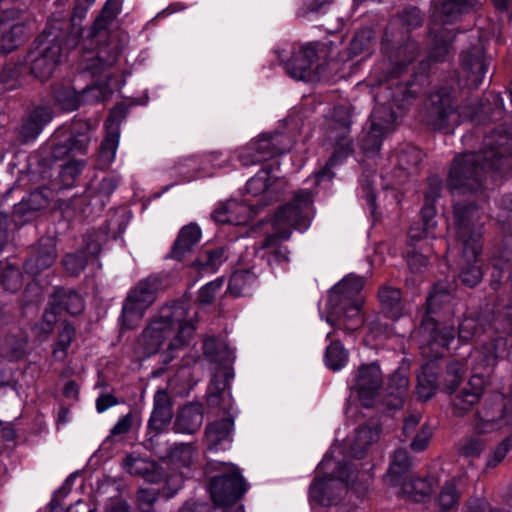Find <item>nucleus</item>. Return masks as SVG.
<instances>
[{"instance_id": "nucleus-20", "label": "nucleus", "mask_w": 512, "mask_h": 512, "mask_svg": "<svg viewBox=\"0 0 512 512\" xmlns=\"http://www.w3.org/2000/svg\"><path fill=\"white\" fill-rule=\"evenodd\" d=\"M56 243L52 237H42L33 247L31 254L24 263L26 273L37 276L50 268L56 261Z\"/></svg>"}, {"instance_id": "nucleus-58", "label": "nucleus", "mask_w": 512, "mask_h": 512, "mask_svg": "<svg viewBox=\"0 0 512 512\" xmlns=\"http://www.w3.org/2000/svg\"><path fill=\"white\" fill-rule=\"evenodd\" d=\"M84 165V161L73 160L61 166L58 177L62 185V188H70L74 185Z\"/></svg>"}, {"instance_id": "nucleus-8", "label": "nucleus", "mask_w": 512, "mask_h": 512, "mask_svg": "<svg viewBox=\"0 0 512 512\" xmlns=\"http://www.w3.org/2000/svg\"><path fill=\"white\" fill-rule=\"evenodd\" d=\"M206 472L216 474L209 480V493L218 506H229L237 502L246 492V483L240 469L230 462L210 461Z\"/></svg>"}, {"instance_id": "nucleus-55", "label": "nucleus", "mask_w": 512, "mask_h": 512, "mask_svg": "<svg viewBox=\"0 0 512 512\" xmlns=\"http://www.w3.org/2000/svg\"><path fill=\"white\" fill-rule=\"evenodd\" d=\"M479 399L477 393H471L467 388L462 389L452 399L453 414L455 416H463Z\"/></svg>"}, {"instance_id": "nucleus-37", "label": "nucleus", "mask_w": 512, "mask_h": 512, "mask_svg": "<svg viewBox=\"0 0 512 512\" xmlns=\"http://www.w3.org/2000/svg\"><path fill=\"white\" fill-rule=\"evenodd\" d=\"M482 420L490 424L492 428H501L504 425H512V400L504 402L502 396H496V402L491 409H487Z\"/></svg>"}, {"instance_id": "nucleus-25", "label": "nucleus", "mask_w": 512, "mask_h": 512, "mask_svg": "<svg viewBox=\"0 0 512 512\" xmlns=\"http://www.w3.org/2000/svg\"><path fill=\"white\" fill-rule=\"evenodd\" d=\"M316 60V50L311 46H304L292 54L285 63V70L294 79L309 80L312 76V67Z\"/></svg>"}, {"instance_id": "nucleus-5", "label": "nucleus", "mask_w": 512, "mask_h": 512, "mask_svg": "<svg viewBox=\"0 0 512 512\" xmlns=\"http://www.w3.org/2000/svg\"><path fill=\"white\" fill-rule=\"evenodd\" d=\"M47 24L43 32L33 41L26 56L30 73L37 79H49L62 63L64 52L71 48L65 44L63 26Z\"/></svg>"}, {"instance_id": "nucleus-22", "label": "nucleus", "mask_w": 512, "mask_h": 512, "mask_svg": "<svg viewBox=\"0 0 512 512\" xmlns=\"http://www.w3.org/2000/svg\"><path fill=\"white\" fill-rule=\"evenodd\" d=\"M470 49L461 54V65L467 73V80L472 86L478 87L487 72L488 63L484 55V50L478 36Z\"/></svg>"}, {"instance_id": "nucleus-47", "label": "nucleus", "mask_w": 512, "mask_h": 512, "mask_svg": "<svg viewBox=\"0 0 512 512\" xmlns=\"http://www.w3.org/2000/svg\"><path fill=\"white\" fill-rule=\"evenodd\" d=\"M400 485L402 492L416 502L424 501L432 492L429 482L419 477L412 478L410 481L404 480Z\"/></svg>"}, {"instance_id": "nucleus-38", "label": "nucleus", "mask_w": 512, "mask_h": 512, "mask_svg": "<svg viewBox=\"0 0 512 512\" xmlns=\"http://www.w3.org/2000/svg\"><path fill=\"white\" fill-rule=\"evenodd\" d=\"M226 260L227 255L224 247L206 248L199 252L192 265L200 272L213 273Z\"/></svg>"}, {"instance_id": "nucleus-23", "label": "nucleus", "mask_w": 512, "mask_h": 512, "mask_svg": "<svg viewBox=\"0 0 512 512\" xmlns=\"http://www.w3.org/2000/svg\"><path fill=\"white\" fill-rule=\"evenodd\" d=\"M96 0H75L73 12L71 15L70 22L67 21H53L49 22V25L66 24L63 26V35L66 36L65 44L70 48H75L79 44L83 28L77 23L81 21L88 11V9L95 3Z\"/></svg>"}, {"instance_id": "nucleus-15", "label": "nucleus", "mask_w": 512, "mask_h": 512, "mask_svg": "<svg viewBox=\"0 0 512 512\" xmlns=\"http://www.w3.org/2000/svg\"><path fill=\"white\" fill-rule=\"evenodd\" d=\"M91 125L86 120L74 121L70 133L61 140L52 142L51 154L55 159H63L65 157L85 154L88 149L91 137L89 135Z\"/></svg>"}, {"instance_id": "nucleus-50", "label": "nucleus", "mask_w": 512, "mask_h": 512, "mask_svg": "<svg viewBox=\"0 0 512 512\" xmlns=\"http://www.w3.org/2000/svg\"><path fill=\"white\" fill-rule=\"evenodd\" d=\"M113 94V89L107 82H99L88 86L80 93L81 104H95L104 102Z\"/></svg>"}, {"instance_id": "nucleus-21", "label": "nucleus", "mask_w": 512, "mask_h": 512, "mask_svg": "<svg viewBox=\"0 0 512 512\" xmlns=\"http://www.w3.org/2000/svg\"><path fill=\"white\" fill-rule=\"evenodd\" d=\"M328 307L327 322L338 330L353 332L362 327L364 320L360 314V302H349Z\"/></svg>"}, {"instance_id": "nucleus-52", "label": "nucleus", "mask_w": 512, "mask_h": 512, "mask_svg": "<svg viewBox=\"0 0 512 512\" xmlns=\"http://www.w3.org/2000/svg\"><path fill=\"white\" fill-rule=\"evenodd\" d=\"M386 136L378 131H373L371 127L363 134L359 140V147L366 156L377 155L382 146V141Z\"/></svg>"}, {"instance_id": "nucleus-29", "label": "nucleus", "mask_w": 512, "mask_h": 512, "mask_svg": "<svg viewBox=\"0 0 512 512\" xmlns=\"http://www.w3.org/2000/svg\"><path fill=\"white\" fill-rule=\"evenodd\" d=\"M409 386V379L404 370L395 371L389 378L387 394L383 400L389 410L402 408Z\"/></svg>"}, {"instance_id": "nucleus-17", "label": "nucleus", "mask_w": 512, "mask_h": 512, "mask_svg": "<svg viewBox=\"0 0 512 512\" xmlns=\"http://www.w3.org/2000/svg\"><path fill=\"white\" fill-rule=\"evenodd\" d=\"M48 305L49 309H46L43 317L49 324H53L57 315L62 312L75 316L82 313L85 308L83 297L76 290L64 287L54 288Z\"/></svg>"}, {"instance_id": "nucleus-12", "label": "nucleus", "mask_w": 512, "mask_h": 512, "mask_svg": "<svg viewBox=\"0 0 512 512\" xmlns=\"http://www.w3.org/2000/svg\"><path fill=\"white\" fill-rule=\"evenodd\" d=\"M292 147V139L283 132L263 133L239 150L238 160L249 167L280 156Z\"/></svg>"}, {"instance_id": "nucleus-41", "label": "nucleus", "mask_w": 512, "mask_h": 512, "mask_svg": "<svg viewBox=\"0 0 512 512\" xmlns=\"http://www.w3.org/2000/svg\"><path fill=\"white\" fill-rule=\"evenodd\" d=\"M123 468L131 475L141 476L148 482H156V465L154 462L146 461L140 457L128 455L123 460Z\"/></svg>"}, {"instance_id": "nucleus-48", "label": "nucleus", "mask_w": 512, "mask_h": 512, "mask_svg": "<svg viewBox=\"0 0 512 512\" xmlns=\"http://www.w3.org/2000/svg\"><path fill=\"white\" fill-rule=\"evenodd\" d=\"M26 346L27 342L25 340L7 336L0 343V353L8 361H19L26 355Z\"/></svg>"}, {"instance_id": "nucleus-49", "label": "nucleus", "mask_w": 512, "mask_h": 512, "mask_svg": "<svg viewBox=\"0 0 512 512\" xmlns=\"http://www.w3.org/2000/svg\"><path fill=\"white\" fill-rule=\"evenodd\" d=\"M419 53L420 49L418 44L414 40L407 38V40L396 49L392 58L396 68L402 69L411 64L418 57Z\"/></svg>"}, {"instance_id": "nucleus-24", "label": "nucleus", "mask_w": 512, "mask_h": 512, "mask_svg": "<svg viewBox=\"0 0 512 512\" xmlns=\"http://www.w3.org/2000/svg\"><path fill=\"white\" fill-rule=\"evenodd\" d=\"M364 287V279L360 276L348 275L330 291L327 306L336 307L349 302H360L359 293Z\"/></svg>"}, {"instance_id": "nucleus-13", "label": "nucleus", "mask_w": 512, "mask_h": 512, "mask_svg": "<svg viewBox=\"0 0 512 512\" xmlns=\"http://www.w3.org/2000/svg\"><path fill=\"white\" fill-rule=\"evenodd\" d=\"M351 124V116L348 110L343 106L336 107L327 131L328 140L334 146V151L327 162V166H336L353 154V140L350 137Z\"/></svg>"}, {"instance_id": "nucleus-42", "label": "nucleus", "mask_w": 512, "mask_h": 512, "mask_svg": "<svg viewBox=\"0 0 512 512\" xmlns=\"http://www.w3.org/2000/svg\"><path fill=\"white\" fill-rule=\"evenodd\" d=\"M488 326H490V323L486 316L476 315L465 317L459 324V340L468 342L474 336L485 332Z\"/></svg>"}, {"instance_id": "nucleus-51", "label": "nucleus", "mask_w": 512, "mask_h": 512, "mask_svg": "<svg viewBox=\"0 0 512 512\" xmlns=\"http://www.w3.org/2000/svg\"><path fill=\"white\" fill-rule=\"evenodd\" d=\"M454 36H444L442 30L437 31L434 36L432 47L429 50L428 61L431 63H438L445 61L450 44L452 43Z\"/></svg>"}, {"instance_id": "nucleus-59", "label": "nucleus", "mask_w": 512, "mask_h": 512, "mask_svg": "<svg viewBox=\"0 0 512 512\" xmlns=\"http://www.w3.org/2000/svg\"><path fill=\"white\" fill-rule=\"evenodd\" d=\"M119 13V0H107L104 7L101 10L100 15L96 18L94 22V29L97 31L106 29Z\"/></svg>"}, {"instance_id": "nucleus-27", "label": "nucleus", "mask_w": 512, "mask_h": 512, "mask_svg": "<svg viewBox=\"0 0 512 512\" xmlns=\"http://www.w3.org/2000/svg\"><path fill=\"white\" fill-rule=\"evenodd\" d=\"M119 183L120 178L118 176L108 175L103 177L96 185L89 186L85 192V197L89 199V205L99 212L102 211Z\"/></svg>"}, {"instance_id": "nucleus-1", "label": "nucleus", "mask_w": 512, "mask_h": 512, "mask_svg": "<svg viewBox=\"0 0 512 512\" xmlns=\"http://www.w3.org/2000/svg\"><path fill=\"white\" fill-rule=\"evenodd\" d=\"M512 168V141L507 134L492 132L485 136L477 152L456 156L451 165L447 185L453 191H478L488 172L503 175Z\"/></svg>"}, {"instance_id": "nucleus-35", "label": "nucleus", "mask_w": 512, "mask_h": 512, "mask_svg": "<svg viewBox=\"0 0 512 512\" xmlns=\"http://www.w3.org/2000/svg\"><path fill=\"white\" fill-rule=\"evenodd\" d=\"M411 459L407 450L399 448L395 450L385 475L386 481L391 486H398L407 478L411 468Z\"/></svg>"}, {"instance_id": "nucleus-10", "label": "nucleus", "mask_w": 512, "mask_h": 512, "mask_svg": "<svg viewBox=\"0 0 512 512\" xmlns=\"http://www.w3.org/2000/svg\"><path fill=\"white\" fill-rule=\"evenodd\" d=\"M428 102L425 122L435 131L452 133L454 128L464 120L474 117L473 112L464 113L457 107L447 88H440L432 92Z\"/></svg>"}, {"instance_id": "nucleus-36", "label": "nucleus", "mask_w": 512, "mask_h": 512, "mask_svg": "<svg viewBox=\"0 0 512 512\" xmlns=\"http://www.w3.org/2000/svg\"><path fill=\"white\" fill-rule=\"evenodd\" d=\"M380 432L378 426H359L350 445V454L357 459L363 458L368 448L380 438Z\"/></svg>"}, {"instance_id": "nucleus-11", "label": "nucleus", "mask_w": 512, "mask_h": 512, "mask_svg": "<svg viewBox=\"0 0 512 512\" xmlns=\"http://www.w3.org/2000/svg\"><path fill=\"white\" fill-rule=\"evenodd\" d=\"M505 325L509 329L505 336L498 335L469 354L467 362L472 371L491 373L498 359L512 355V304L506 308Z\"/></svg>"}, {"instance_id": "nucleus-54", "label": "nucleus", "mask_w": 512, "mask_h": 512, "mask_svg": "<svg viewBox=\"0 0 512 512\" xmlns=\"http://www.w3.org/2000/svg\"><path fill=\"white\" fill-rule=\"evenodd\" d=\"M460 493L453 481L446 482L438 496V505L441 512H449L457 507Z\"/></svg>"}, {"instance_id": "nucleus-53", "label": "nucleus", "mask_w": 512, "mask_h": 512, "mask_svg": "<svg viewBox=\"0 0 512 512\" xmlns=\"http://www.w3.org/2000/svg\"><path fill=\"white\" fill-rule=\"evenodd\" d=\"M56 102L63 110L73 111L81 105L80 93L71 87H60L54 93Z\"/></svg>"}, {"instance_id": "nucleus-34", "label": "nucleus", "mask_w": 512, "mask_h": 512, "mask_svg": "<svg viewBox=\"0 0 512 512\" xmlns=\"http://www.w3.org/2000/svg\"><path fill=\"white\" fill-rule=\"evenodd\" d=\"M246 191L253 196H262L259 203L262 207L277 199L272 188L270 173L266 169L260 170L247 181Z\"/></svg>"}, {"instance_id": "nucleus-57", "label": "nucleus", "mask_w": 512, "mask_h": 512, "mask_svg": "<svg viewBox=\"0 0 512 512\" xmlns=\"http://www.w3.org/2000/svg\"><path fill=\"white\" fill-rule=\"evenodd\" d=\"M398 167L406 171L408 174L417 171V167L422 160L420 150L415 147H407L398 154Z\"/></svg>"}, {"instance_id": "nucleus-18", "label": "nucleus", "mask_w": 512, "mask_h": 512, "mask_svg": "<svg viewBox=\"0 0 512 512\" xmlns=\"http://www.w3.org/2000/svg\"><path fill=\"white\" fill-rule=\"evenodd\" d=\"M351 476V464L338 462L332 474L316 477L309 488V497L320 505H330L334 498L332 483L335 479L342 483H348Z\"/></svg>"}, {"instance_id": "nucleus-19", "label": "nucleus", "mask_w": 512, "mask_h": 512, "mask_svg": "<svg viewBox=\"0 0 512 512\" xmlns=\"http://www.w3.org/2000/svg\"><path fill=\"white\" fill-rule=\"evenodd\" d=\"M218 408L224 413H227L228 416L209 423L205 429V443L207 448L215 452L230 448L234 430V417L231 413L233 406L229 411H225L220 407Z\"/></svg>"}, {"instance_id": "nucleus-30", "label": "nucleus", "mask_w": 512, "mask_h": 512, "mask_svg": "<svg viewBox=\"0 0 512 512\" xmlns=\"http://www.w3.org/2000/svg\"><path fill=\"white\" fill-rule=\"evenodd\" d=\"M377 105L373 109L370 116V127L373 131H378L387 136L396 128L397 115L390 103H380L381 94L375 96Z\"/></svg>"}, {"instance_id": "nucleus-61", "label": "nucleus", "mask_w": 512, "mask_h": 512, "mask_svg": "<svg viewBox=\"0 0 512 512\" xmlns=\"http://www.w3.org/2000/svg\"><path fill=\"white\" fill-rule=\"evenodd\" d=\"M498 222L505 235L512 236V194L504 195L500 203Z\"/></svg>"}, {"instance_id": "nucleus-40", "label": "nucleus", "mask_w": 512, "mask_h": 512, "mask_svg": "<svg viewBox=\"0 0 512 512\" xmlns=\"http://www.w3.org/2000/svg\"><path fill=\"white\" fill-rule=\"evenodd\" d=\"M257 283V275L251 269L235 271L229 280V291L234 296L249 295Z\"/></svg>"}, {"instance_id": "nucleus-14", "label": "nucleus", "mask_w": 512, "mask_h": 512, "mask_svg": "<svg viewBox=\"0 0 512 512\" xmlns=\"http://www.w3.org/2000/svg\"><path fill=\"white\" fill-rule=\"evenodd\" d=\"M30 33L28 22L17 9L4 10L0 15V52L9 53L25 41Z\"/></svg>"}, {"instance_id": "nucleus-33", "label": "nucleus", "mask_w": 512, "mask_h": 512, "mask_svg": "<svg viewBox=\"0 0 512 512\" xmlns=\"http://www.w3.org/2000/svg\"><path fill=\"white\" fill-rule=\"evenodd\" d=\"M200 238L201 230L196 224L191 223L184 226L172 246L170 257L181 261L187 253L192 251Z\"/></svg>"}, {"instance_id": "nucleus-16", "label": "nucleus", "mask_w": 512, "mask_h": 512, "mask_svg": "<svg viewBox=\"0 0 512 512\" xmlns=\"http://www.w3.org/2000/svg\"><path fill=\"white\" fill-rule=\"evenodd\" d=\"M383 384V376L378 363L361 365L356 373L353 390L358 395L362 405L372 407L375 397Z\"/></svg>"}, {"instance_id": "nucleus-39", "label": "nucleus", "mask_w": 512, "mask_h": 512, "mask_svg": "<svg viewBox=\"0 0 512 512\" xmlns=\"http://www.w3.org/2000/svg\"><path fill=\"white\" fill-rule=\"evenodd\" d=\"M413 86V84L408 82L393 83L385 87V95L382 98H387L386 103L394 104L398 108L404 109L417 97L418 92L413 89Z\"/></svg>"}, {"instance_id": "nucleus-9", "label": "nucleus", "mask_w": 512, "mask_h": 512, "mask_svg": "<svg viewBox=\"0 0 512 512\" xmlns=\"http://www.w3.org/2000/svg\"><path fill=\"white\" fill-rule=\"evenodd\" d=\"M165 287V279L151 274L140 280L128 293L120 316L121 326L129 330L136 327L145 311L156 301L157 294Z\"/></svg>"}, {"instance_id": "nucleus-7", "label": "nucleus", "mask_w": 512, "mask_h": 512, "mask_svg": "<svg viewBox=\"0 0 512 512\" xmlns=\"http://www.w3.org/2000/svg\"><path fill=\"white\" fill-rule=\"evenodd\" d=\"M449 297V293L438 291L437 287H434L426 300L427 311L419 328L420 349L422 355L431 360L441 358L444 350L455 337V329L452 325L441 323L432 317V314H435L440 306L449 300Z\"/></svg>"}, {"instance_id": "nucleus-6", "label": "nucleus", "mask_w": 512, "mask_h": 512, "mask_svg": "<svg viewBox=\"0 0 512 512\" xmlns=\"http://www.w3.org/2000/svg\"><path fill=\"white\" fill-rule=\"evenodd\" d=\"M205 356L220 367L213 375L207 389V404L209 407H220L229 411L233 404L230 391V382L234 378V370L231 366L234 355L228 346L215 338H208L203 343Z\"/></svg>"}, {"instance_id": "nucleus-2", "label": "nucleus", "mask_w": 512, "mask_h": 512, "mask_svg": "<svg viewBox=\"0 0 512 512\" xmlns=\"http://www.w3.org/2000/svg\"><path fill=\"white\" fill-rule=\"evenodd\" d=\"M194 331L195 325L188 320L187 303L174 301L163 305L151 318L140 335L139 346L142 353L149 357L156 354L168 340V349L161 355L162 363L167 365L174 359L173 352L189 343Z\"/></svg>"}, {"instance_id": "nucleus-63", "label": "nucleus", "mask_w": 512, "mask_h": 512, "mask_svg": "<svg viewBox=\"0 0 512 512\" xmlns=\"http://www.w3.org/2000/svg\"><path fill=\"white\" fill-rule=\"evenodd\" d=\"M373 37V31L370 28H362L358 30L350 42L349 49L351 55L357 56L367 50Z\"/></svg>"}, {"instance_id": "nucleus-26", "label": "nucleus", "mask_w": 512, "mask_h": 512, "mask_svg": "<svg viewBox=\"0 0 512 512\" xmlns=\"http://www.w3.org/2000/svg\"><path fill=\"white\" fill-rule=\"evenodd\" d=\"M154 407L148 421L149 433L159 434L173 417L171 398L166 390H158L154 395Z\"/></svg>"}, {"instance_id": "nucleus-44", "label": "nucleus", "mask_w": 512, "mask_h": 512, "mask_svg": "<svg viewBox=\"0 0 512 512\" xmlns=\"http://www.w3.org/2000/svg\"><path fill=\"white\" fill-rule=\"evenodd\" d=\"M348 357V351L343 344L339 340H334L327 346L324 359L329 369L339 371L346 365Z\"/></svg>"}, {"instance_id": "nucleus-60", "label": "nucleus", "mask_w": 512, "mask_h": 512, "mask_svg": "<svg viewBox=\"0 0 512 512\" xmlns=\"http://www.w3.org/2000/svg\"><path fill=\"white\" fill-rule=\"evenodd\" d=\"M88 263L89 258L84 256V251L67 254L62 260L65 271L71 276H78Z\"/></svg>"}, {"instance_id": "nucleus-46", "label": "nucleus", "mask_w": 512, "mask_h": 512, "mask_svg": "<svg viewBox=\"0 0 512 512\" xmlns=\"http://www.w3.org/2000/svg\"><path fill=\"white\" fill-rule=\"evenodd\" d=\"M118 143L119 134L117 132L108 133L102 141L97 157V166L100 169L107 168L114 161Z\"/></svg>"}, {"instance_id": "nucleus-56", "label": "nucleus", "mask_w": 512, "mask_h": 512, "mask_svg": "<svg viewBox=\"0 0 512 512\" xmlns=\"http://www.w3.org/2000/svg\"><path fill=\"white\" fill-rule=\"evenodd\" d=\"M485 445L484 440L480 437H467L458 442L457 451L464 458L474 459L482 454Z\"/></svg>"}, {"instance_id": "nucleus-32", "label": "nucleus", "mask_w": 512, "mask_h": 512, "mask_svg": "<svg viewBox=\"0 0 512 512\" xmlns=\"http://www.w3.org/2000/svg\"><path fill=\"white\" fill-rule=\"evenodd\" d=\"M52 114L47 107H37L25 119L20 128L21 141L27 143L34 140L42 131L43 127L50 122Z\"/></svg>"}, {"instance_id": "nucleus-62", "label": "nucleus", "mask_w": 512, "mask_h": 512, "mask_svg": "<svg viewBox=\"0 0 512 512\" xmlns=\"http://www.w3.org/2000/svg\"><path fill=\"white\" fill-rule=\"evenodd\" d=\"M22 66L17 63L8 62L0 71V83L5 85V89L12 90L19 85V76Z\"/></svg>"}, {"instance_id": "nucleus-4", "label": "nucleus", "mask_w": 512, "mask_h": 512, "mask_svg": "<svg viewBox=\"0 0 512 512\" xmlns=\"http://www.w3.org/2000/svg\"><path fill=\"white\" fill-rule=\"evenodd\" d=\"M313 197L308 190H299L293 199L281 206L271 219L273 232L266 236L261 247L269 250L267 263L271 268L283 267L289 262V251L279 244L288 240L292 229L305 230L310 225Z\"/></svg>"}, {"instance_id": "nucleus-31", "label": "nucleus", "mask_w": 512, "mask_h": 512, "mask_svg": "<svg viewBox=\"0 0 512 512\" xmlns=\"http://www.w3.org/2000/svg\"><path fill=\"white\" fill-rule=\"evenodd\" d=\"M381 312L395 321L404 315L405 303L398 288L383 286L378 291Z\"/></svg>"}, {"instance_id": "nucleus-3", "label": "nucleus", "mask_w": 512, "mask_h": 512, "mask_svg": "<svg viewBox=\"0 0 512 512\" xmlns=\"http://www.w3.org/2000/svg\"><path fill=\"white\" fill-rule=\"evenodd\" d=\"M454 224L456 241L461 251L458 261L459 278L463 285L473 288L483 277L480 265L482 251V225L480 212L472 202H458L454 205Z\"/></svg>"}, {"instance_id": "nucleus-45", "label": "nucleus", "mask_w": 512, "mask_h": 512, "mask_svg": "<svg viewBox=\"0 0 512 512\" xmlns=\"http://www.w3.org/2000/svg\"><path fill=\"white\" fill-rule=\"evenodd\" d=\"M76 335L75 327L68 321H63L58 334V341L53 348V356L56 360L63 361L67 356L68 348Z\"/></svg>"}, {"instance_id": "nucleus-64", "label": "nucleus", "mask_w": 512, "mask_h": 512, "mask_svg": "<svg viewBox=\"0 0 512 512\" xmlns=\"http://www.w3.org/2000/svg\"><path fill=\"white\" fill-rule=\"evenodd\" d=\"M0 284L7 291H18L22 286L21 273L14 267L5 268L0 273Z\"/></svg>"}, {"instance_id": "nucleus-43", "label": "nucleus", "mask_w": 512, "mask_h": 512, "mask_svg": "<svg viewBox=\"0 0 512 512\" xmlns=\"http://www.w3.org/2000/svg\"><path fill=\"white\" fill-rule=\"evenodd\" d=\"M437 389V375L430 364L421 367V373L417 376V394L422 400H429Z\"/></svg>"}, {"instance_id": "nucleus-28", "label": "nucleus", "mask_w": 512, "mask_h": 512, "mask_svg": "<svg viewBox=\"0 0 512 512\" xmlns=\"http://www.w3.org/2000/svg\"><path fill=\"white\" fill-rule=\"evenodd\" d=\"M203 423V406L198 402L185 405L178 413L174 422V431L183 434H193Z\"/></svg>"}]
</instances>
